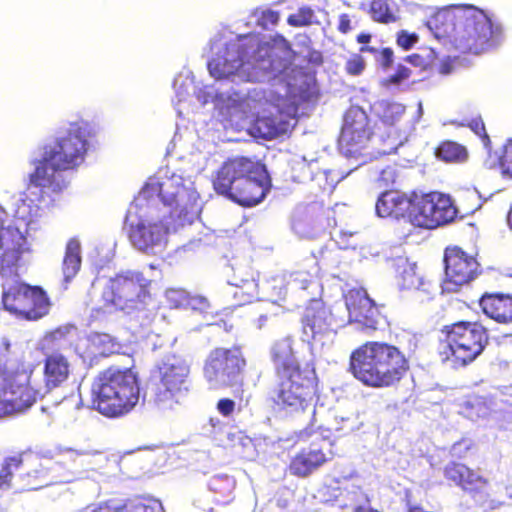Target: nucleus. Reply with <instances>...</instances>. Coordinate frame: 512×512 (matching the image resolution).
<instances>
[{"label":"nucleus","instance_id":"1","mask_svg":"<svg viewBox=\"0 0 512 512\" xmlns=\"http://www.w3.org/2000/svg\"><path fill=\"white\" fill-rule=\"evenodd\" d=\"M211 57L208 69L216 79H230L232 82L279 80L278 91L283 98L297 99L289 79L292 52L285 40L273 46L258 44L254 37L228 38L216 36L210 44Z\"/></svg>","mask_w":512,"mask_h":512},{"label":"nucleus","instance_id":"14","mask_svg":"<svg viewBox=\"0 0 512 512\" xmlns=\"http://www.w3.org/2000/svg\"><path fill=\"white\" fill-rule=\"evenodd\" d=\"M456 216L457 209L449 196L438 192L413 193L408 213V220L412 225L433 229L453 221Z\"/></svg>","mask_w":512,"mask_h":512},{"label":"nucleus","instance_id":"49","mask_svg":"<svg viewBox=\"0 0 512 512\" xmlns=\"http://www.w3.org/2000/svg\"><path fill=\"white\" fill-rule=\"evenodd\" d=\"M366 63L360 53L351 54L345 62L344 69L351 76H359L365 70Z\"/></svg>","mask_w":512,"mask_h":512},{"label":"nucleus","instance_id":"29","mask_svg":"<svg viewBox=\"0 0 512 512\" xmlns=\"http://www.w3.org/2000/svg\"><path fill=\"white\" fill-rule=\"evenodd\" d=\"M277 375H288L300 372L298 361L294 355L292 339L289 337L278 340L271 350Z\"/></svg>","mask_w":512,"mask_h":512},{"label":"nucleus","instance_id":"19","mask_svg":"<svg viewBox=\"0 0 512 512\" xmlns=\"http://www.w3.org/2000/svg\"><path fill=\"white\" fill-rule=\"evenodd\" d=\"M345 306L348 312L347 322L356 329L366 332L374 331L382 321V316L373 300L366 291L352 289L345 295Z\"/></svg>","mask_w":512,"mask_h":512},{"label":"nucleus","instance_id":"51","mask_svg":"<svg viewBox=\"0 0 512 512\" xmlns=\"http://www.w3.org/2000/svg\"><path fill=\"white\" fill-rule=\"evenodd\" d=\"M464 473H468V467L463 464L451 463L445 468L446 478L460 486H462L464 481Z\"/></svg>","mask_w":512,"mask_h":512},{"label":"nucleus","instance_id":"15","mask_svg":"<svg viewBox=\"0 0 512 512\" xmlns=\"http://www.w3.org/2000/svg\"><path fill=\"white\" fill-rule=\"evenodd\" d=\"M371 140V132L368 127V117L365 111L352 106L344 116L339 146L346 157L362 158V162L375 157L373 152H364Z\"/></svg>","mask_w":512,"mask_h":512},{"label":"nucleus","instance_id":"56","mask_svg":"<svg viewBox=\"0 0 512 512\" xmlns=\"http://www.w3.org/2000/svg\"><path fill=\"white\" fill-rule=\"evenodd\" d=\"M417 41L418 35L415 33H408L405 30L398 33L397 44L405 50L412 48Z\"/></svg>","mask_w":512,"mask_h":512},{"label":"nucleus","instance_id":"41","mask_svg":"<svg viewBox=\"0 0 512 512\" xmlns=\"http://www.w3.org/2000/svg\"><path fill=\"white\" fill-rule=\"evenodd\" d=\"M90 342L96 348L99 354L109 355L117 351L118 345L114 339L105 333H95L91 335Z\"/></svg>","mask_w":512,"mask_h":512},{"label":"nucleus","instance_id":"40","mask_svg":"<svg viewBox=\"0 0 512 512\" xmlns=\"http://www.w3.org/2000/svg\"><path fill=\"white\" fill-rule=\"evenodd\" d=\"M27 481L25 483V487L28 490H37L44 486L50 485L53 481L48 476L47 470L42 467V465H38L32 471L26 474Z\"/></svg>","mask_w":512,"mask_h":512},{"label":"nucleus","instance_id":"16","mask_svg":"<svg viewBox=\"0 0 512 512\" xmlns=\"http://www.w3.org/2000/svg\"><path fill=\"white\" fill-rule=\"evenodd\" d=\"M345 319H337L319 301H313L306 309L303 319V334L311 341L313 351H322L331 347L334 342L336 328L344 326Z\"/></svg>","mask_w":512,"mask_h":512},{"label":"nucleus","instance_id":"39","mask_svg":"<svg viewBox=\"0 0 512 512\" xmlns=\"http://www.w3.org/2000/svg\"><path fill=\"white\" fill-rule=\"evenodd\" d=\"M315 164H316V161H314V160L308 161L303 156L294 157L291 161L292 170L295 173L294 177L300 182L306 181V180H313Z\"/></svg>","mask_w":512,"mask_h":512},{"label":"nucleus","instance_id":"44","mask_svg":"<svg viewBox=\"0 0 512 512\" xmlns=\"http://www.w3.org/2000/svg\"><path fill=\"white\" fill-rule=\"evenodd\" d=\"M316 16L310 7H301L296 13L288 18V23L292 26L300 27L316 23Z\"/></svg>","mask_w":512,"mask_h":512},{"label":"nucleus","instance_id":"57","mask_svg":"<svg viewBox=\"0 0 512 512\" xmlns=\"http://www.w3.org/2000/svg\"><path fill=\"white\" fill-rule=\"evenodd\" d=\"M396 178V171L393 167L388 166L384 168L377 179L380 187H388L393 184Z\"/></svg>","mask_w":512,"mask_h":512},{"label":"nucleus","instance_id":"12","mask_svg":"<svg viewBox=\"0 0 512 512\" xmlns=\"http://www.w3.org/2000/svg\"><path fill=\"white\" fill-rule=\"evenodd\" d=\"M150 281L139 271L126 270L110 278L103 292L104 300L119 310H140L149 297Z\"/></svg>","mask_w":512,"mask_h":512},{"label":"nucleus","instance_id":"42","mask_svg":"<svg viewBox=\"0 0 512 512\" xmlns=\"http://www.w3.org/2000/svg\"><path fill=\"white\" fill-rule=\"evenodd\" d=\"M173 87L177 97L176 105H179L190 95L192 90H195L193 78L190 77L189 73L178 75L174 79Z\"/></svg>","mask_w":512,"mask_h":512},{"label":"nucleus","instance_id":"33","mask_svg":"<svg viewBox=\"0 0 512 512\" xmlns=\"http://www.w3.org/2000/svg\"><path fill=\"white\" fill-rule=\"evenodd\" d=\"M26 306V320H38L48 314L50 301L41 288L29 286Z\"/></svg>","mask_w":512,"mask_h":512},{"label":"nucleus","instance_id":"10","mask_svg":"<svg viewBox=\"0 0 512 512\" xmlns=\"http://www.w3.org/2000/svg\"><path fill=\"white\" fill-rule=\"evenodd\" d=\"M125 224L131 244L147 254L163 250L171 229V223L165 216L160 218L156 215L155 207L145 202L137 205L136 200L128 209Z\"/></svg>","mask_w":512,"mask_h":512},{"label":"nucleus","instance_id":"35","mask_svg":"<svg viewBox=\"0 0 512 512\" xmlns=\"http://www.w3.org/2000/svg\"><path fill=\"white\" fill-rule=\"evenodd\" d=\"M207 431L217 445L222 447L233 446L236 440L241 438L238 432H234L231 427L218 418H210Z\"/></svg>","mask_w":512,"mask_h":512},{"label":"nucleus","instance_id":"20","mask_svg":"<svg viewBox=\"0 0 512 512\" xmlns=\"http://www.w3.org/2000/svg\"><path fill=\"white\" fill-rule=\"evenodd\" d=\"M301 438H310L312 441L307 448H303L291 461L289 470L291 474L298 477H306L323 465L331 454L329 447L331 443L329 441H321V444L317 443V433H312L310 428H306L300 433Z\"/></svg>","mask_w":512,"mask_h":512},{"label":"nucleus","instance_id":"58","mask_svg":"<svg viewBox=\"0 0 512 512\" xmlns=\"http://www.w3.org/2000/svg\"><path fill=\"white\" fill-rule=\"evenodd\" d=\"M209 307V303L206 298L202 296H187V308L192 310L205 311Z\"/></svg>","mask_w":512,"mask_h":512},{"label":"nucleus","instance_id":"4","mask_svg":"<svg viewBox=\"0 0 512 512\" xmlns=\"http://www.w3.org/2000/svg\"><path fill=\"white\" fill-rule=\"evenodd\" d=\"M439 30L437 38L450 36L455 47L462 52L480 54L498 46L503 40L499 23L493 21L484 11L471 5H455L441 10L429 22Z\"/></svg>","mask_w":512,"mask_h":512},{"label":"nucleus","instance_id":"5","mask_svg":"<svg viewBox=\"0 0 512 512\" xmlns=\"http://www.w3.org/2000/svg\"><path fill=\"white\" fill-rule=\"evenodd\" d=\"M91 136L90 125L81 120L69 127L53 143L42 148L41 156L34 161L35 170L30 181L35 187L61 191L64 181L61 171L73 169L84 162Z\"/></svg>","mask_w":512,"mask_h":512},{"label":"nucleus","instance_id":"13","mask_svg":"<svg viewBox=\"0 0 512 512\" xmlns=\"http://www.w3.org/2000/svg\"><path fill=\"white\" fill-rule=\"evenodd\" d=\"M246 366V360L239 347L216 348L208 355L204 379L212 390H219L238 384Z\"/></svg>","mask_w":512,"mask_h":512},{"label":"nucleus","instance_id":"28","mask_svg":"<svg viewBox=\"0 0 512 512\" xmlns=\"http://www.w3.org/2000/svg\"><path fill=\"white\" fill-rule=\"evenodd\" d=\"M29 293V285L14 281L3 284L2 302L5 310L14 314L16 317L26 319L27 295Z\"/></svg>","mask_w":512,"mask_h":512},{"label":"nucleus","instance_id":"3","mask_svg":"<svg viewBox=\"0 0 512 512\" xmlns=\"http://www.w3.org/2000/svg\"><path fill=\"white\" fill-rule=\"evenodd\" d=\"M203 105L212 101L222 121L244 128L245 121L256 116L249 128L253 137L274 139L294 126L297 99H287L273 88H254L248 93L225 91L217 93L213 86L193 90Z\"/></svg>","mask_w":512,"mask_h":512},{"label":"nucleus","instance_id":"30","mask_svg":"<svg viewBox=\"0 0 512 512\" xmlns=\"http://www.w3.org/2000/svg\"><path fill=\"white\" fill-rule=\"evenodd\" d=\"M483 312L498 323L512 322V297L484 295L480 300Z\"/></svg>","mask_w":512,"mask_h":512},{"label":"nucleus","instance_id":"21","mask_svg":"<svg viewBox=\"0 0 512 512\" xmlns=\"http://www.w3.org/2000/svg\"><path fill=\"white\" fill-rule=\"evenodd\" d=\"M444 262L446 276L444 289L446 290H453L452 285L458 287L466 284L476 275L477 261L459 248L447 249Z\"/></svg>","mask_w":512,"mask_h":512},{"label":"nucleus","instance_id":"26","mask_svg":"<svg viewBox=\"0 0 512 512\" xmlns=\"http://www.w3.org/2000/svg\"><path fill=\"white\" fill-rule=\"evenodd\" d=\"M266 176L260 175V178L252 177L251 174L241 181V184L237 183L235 186V192L230 197L231 200L236 203L251 207L260 203L267 191H268Z\"/></svg>","mask_w":512,"mask_h":512},{"label":"nucleus","instance_id":"7","mask_svg":"<svg viewBox=\"0 0 512 512\" xmlns=\"http://www.w3.org/2000/svg\"><path fill=\"white\" fill-rule=\"evenodd\" d=\"M354 376L372 387H385L399 381L408 369L398 348L381 342H367L351 355Z\"/></svg>","mask_w":512,"mask_h":512},{"label":"nucleus","instance_id":"63","mask_svg":"<svg viewBox=\"0 0 512 512\" xmlns=\"http://www.w3.org/2000/svg\"><path fill=\"white\" fill-rule=\"evenodd\" d=\"M470 128L480 137H483L485 143L489 141L488 135L485 132V126L481 119H474L470 123Z\"/></svg>","mask_w":512,"mask_h":512},{"label":"nucleus","instance_id":"2","mask_svg":"<svg viewBox=\"0 0 512 512\" xmlns=\"http://www.w3.org/2000/svg\"><path fill=\"white\" fill-rule=\"evenodd\" d=\"M68 328H58L45 336L43 379L33 376L34 365L14 357L11 341L0 335V417L21 413L30 408L38 398L65 383L70 374L67 357L54 348L64 339Z\"/></svg>","mask_w":512,"mask_h":512},{"label":"nucleus","instance_id":"61","mask_svg":"<svg viewBox=\"0 0 512 512\" xmlns=\"http://www.w3.org/2000/svg\"><path fill=\"white\" fill-rule=\"evenodd\" d=\"M501 165L504 172L512 176V141L506 145Z\"/></svg>","mask_w":512,"mask_h":512},{"label":"nucleus","instance_id":"8","mask_svg":"<svg viewBox=\"0 0 512 512\" xmlns=\"http://www.w3.org/2000/svg\"><path fill=\"white\" fill-rule=\"evenodd\" d=\"M93 405L107 417L129 413L138 403L140 387L131 369H107L100 373L91 387Z\"/></svg>","mask_w":512,"mask_h":512},{"label":"nucleus","instance_id":"11","mask_svg":"<svg viewBox=\"0 0 512 512\" xmlns=\"http://www.w3.org/2000/svg\"><path fill=\"white\" fill-rule=\"evenodd\" d=\"M446 340L440 348L443 361L454 368L474 361L488 343L486 328L476 322H458L445 327Z\"/></svg>","mask_w":512,"mask_h":512},{"label":"nucleus","instance_id":"64","mask_svg":"<svg viewBox=\"0 0 512 512\" xmlns=\"http://www.w3.org/2000/svg\"><path fill=\"white\" fill-rule=\"evenodd\" d=\"M338 29L342 33H347L351 30V20L347 14H341L339 16Z\"/></svg>","mask_w":512,"mask_h":512},{"label":"nucleus","instance_id":"46","mask_svg":"<svg viewBox=\"0 0 512 512\" xmlns=\"http://www.w3.org/2000/svg\"><path fill=\"white\" fill-rule=\"evenodd\" d=\"M464 413L466 417L470 418L471 420H477L479 418L487 417L489 414V409L481 399L475 398L466 403Z\"/></svg>","mask_w":512,"mask_h":512},{"label":"nucleus","instance_id":"34","mask_svg":"<svg viewBox=\"0 0 512 512\" xmlns=\"http://www.w3.org/2000/svg\"><path fill=\"white\" fill-rule=\"evenodd\" d=\"M81 267V245L77 239H70L66 245L62 272L64 281L69 283L79 272Z\"/></svg>","mask_w":512,"mask_h":512},{"label":"nucleus","instance_id":"60","mask_svg":"<svg viewBox=\"0 0 512 512\" xmlns=\"http://www.w3.org/2000/svg\"><path fill=\"white\" fill-rule=\"evenodd\" d=\"M234 409L235 402L231 399L223 398L220 399L217 403L218 412L225 417L230 416L234 412Z\"/></svg>","mask_w":512,"mask_h":512},{"label":"nucleus","instance_id":"22","mask_svg":"<svg viewBox=\"0 0 512 512\" xmlns=\"http://www.w3.org/2000/svg\"><path fill=\"white\" fill-rule=\"evenodd\" d=\"M253 162L246 158L229 160L223 164L213 182L215 190L230 198L235 192V186L241 184L248 174L252 173Z\"/></svg>","mask_w":512,"mask_h":512},{"label":"nucleus","instance_id":"50","mask_svg":"<svg viewBox=\"0 0 512 512\" xmlns=\"http://www.w3.org/2000/svg\"><path fill=\"white\" fill-rule=\"evenodd\" d=\"M360 53L370 52L375 55L377 62L383 67L388 68L393 62V51L390 48H384L381 51L375 47L362 46L359 50Z\"/></svg>","mask_w":512,"mask_h":512},{"label":"nucleus","instance_id":"52","mask_svg":"<svg viewBox=\"0 0 512 512\" xmlns=\"http://www.w3.org/2000/svg\"><path fill=\"white\" fill-rule=\"evenodd\" d=\"M155 507L162 508V505L159 501H154L153 506H151L142 500H132L121 507L119 512H154Z\"/></svg>","mask_w":512,"mask_h":512},{"label":"nucleus","instance_id":"43","mask_svg":"<svg viewBox=\"0 0 512 512\" xmlns=\"http://www.w3.org/2000/svg\"><path fill=\"white\" fill-rule=\"evenodd\" d=\"M235 487V480L227 475H217L210 479L211 491L222 495H229Z\"/></svg>","mask_w":512,"mask_h":512},{"label":"nucleus","instance_id":"54","mask_svg":"<svg viewBox=\"0 0 512 512\" xmlns=\"http://www.w3.org/2000/svg\"><path fill=\"white\" fill-rule=\"evenodd\" d=\"M464 481L462 488L465 490H474L486 484V480L479 476L476 472L468 468V473H464Z\"/></svg>","mask_w":512,"mask_h":512},{"label":"nucleus","instance_id":"62","mask_svg":"<svg viewBox=\"0 0 512 512\" xmlns=\"http://www.w3.org/2000/svg\"><path fill=\"white\" fill-rule=\"evenodd\" d=\"M409 76L410 70L405 66L399 65L397 72L390 76L389 82L396 85L407 79Z\"/></svg>","mask_w":512,"mask_h":512},{"label":"nucleus","instance_id":"59","mask_svg":"<svg viewBox=\"0 0 512 512\" xmlns=\"http://www.w3.org/2000/svg\"><path fill=\"white\" fill-rule=\"evenodd\" d=\"M403 144V140H397L395 138H391L390 134L388 135L387 142L385 143V147L378 150V155H386L395 153L399 146Z\"/></svg>","mask_w":512,"mask_h":512},{"label":"nucleus","instance_id":"48","mask_svg":"<svg viewBox=\"0 0 512 512\" xmlns=\"http://www.w3.org/2000/svg\"><path fill=\"white\" fill-rule=\"evenodd\" d=\"M437 59L436 51L433 48L423 49L421 54H413L407 57V61L412 63L414 66L427 67L434 64Z\"/></svg>","mask_w":512,"mask_h":512},{"label":"nucleus","instance_id":"24","mask_svg":"<svg viewBox=\"0 0 512 512\" xmlns=\"http://www.w3.org/2000/svg\"><path fill=\"white\" fill-rule=\"evenodd\" d=\"M396 268L399 278V286L402 289H415L420 301L429 300L431 295L437 291V287L430 282L424 281L416 272V263L410 262L407 258H398Z\"/></svg>","mask_w":512,"mask_h":512},{"label":"nucleus","instance_id":"31","mask_svg":"<svg viewBox=\"0 0 512 512\" xmlns=\"http://www.w3.org/2000/svg\"><path fill=\"white\" fill-rule=\"evenodd\" d=\"M273 295L278 299L286 296L288 290H305L312 282V276L305 271H298L294 273H283L282 275L272 278Z\"/></svg>","mask_w":512,"mask_h":512},{"label":"nucleus","instance_id":"55","mask_svg":"<svg viewBox=\"0 0 512 512\" xmlns=\"http://www.w3.org/2000/svg\"><path fill=\"white\" fill-rule=\"evenodd\" d=\"M255 16L257 17L258 25L263 28L276 24L279 19L278 13L272 10L256 11Z\"/></svg>","mask_w":512,"mask_h":512},{"label":"nucleus","instance_id":"37","mask_svg":"<svg viewBox=\"0 0 512 512\" xmlns=\"http://www.w3.org/2000/svg\"><path fill=\"white\" fill-rule=\"evenodd\" d=\"M375 109L384 124L394 125L404 114L405 106L389 101H380L376 104Z\"/></svg>","mask_w":512,"mask_h":512},{"label":"nucleus","instance_id":"36","mask_svg":"<svg viewBox=\"0 0 512 512\" xmlns=\"http://www.w3.org/2000/svg\"><path fill=\"white\" fill-rule=\"evenodd\" d=\"M233 297L239 305L250 302L258 296V283L254 279L253 273L249 274V278H241L232 284Z\"/></svg>","mask_w":512,"mask_h":512},{"label":"nucleus","instance_id":"23","mask_svg":"<svg viewBox=\"0 0 512 512\" xmlns=\"http://www.w3.org/2000/svg\"><path fill=\"white\" fill-rule=\"evenodd\" d=\"M310 431L317 433L318 438L328 441L331 432H339L344 429L348 418L338 415V413L324 404H316L311 410Z\"/></svg>","mask_w":512,"mask_h":512},{"label":"nucleus","instance_id":"6","mask_svg":"<svg viewBox=\"0 0 512 512\" xmlns=\"http://www.w3.org/2000/svg\"><path fill=\"white\" fill-rule=\"evenodd\" d=\"M143 202L151 206L162 202L165 207H169V219L173 221L174 230L191 224L202 209L191 177H184L168 167L159 169L148 179L136 198L137 205Z\"/></svg>","mask_w":512,"mask_h":512},{"label":"nucleus","instance_id":"53","mask_svg":"<svg viewBox=\"0 0 512 512\" xmlns=\"http://www.w3.org/2000/svg\"><path fill=\"white\" fill-rule=\"evenodd\" d=\"M265 306L264 312L259 315L255 322L257 329H262L266 325L268 319L272 316L278 315L281 310V307L277 305L275 301L268 302Z\"/></svg>","mask_w":512,"mask_h":512},{"label":"nucleus","instance_id":"17","mask_svg":"<svg viewBox=\"0 0 512 512\" xmlns=\"http://www.w3.org/2000/svg\"><path fill=\"white\" fill-rule=\"evenodd\" d=\"M278 387L275 391V403L287 414L311 411L313 389L308 378L301 372L279 375Z\"/></svg>","mask_w":512,"mask_h":512},{"label":"nucleus","instance_id":"38","mask_svg":"<svg viewBox=\"0 0 512 512\" xmlns=\"http://www.w3.org/2000/svg\"><path fill=\"white\" fill-rule=\"evenodd\" d=\"M437 156L446 162H460L467 157L466 149L455 142H445L437 149Z\"/></svg>","mask_w":512,"mask_h":512},{"label":"nucleus","instance_id":"32","mask_svg":"<svg viewBox=\"0 0 512 512\" xmlns=\"http://www.w3.org/2000/svg\"><path fill=\"white\" fill-rule=\"evenodd\" d=\"M405 0H373L370 7L371 16L382 23L396 22Z\"/></svg>","mask_w":512,"mask_h":512},{"label":"nucleus","instance_id":"47","mask_svg":"<svg viewBox=\"0 0 512 512\" xmlns=\"http://www.w3.org/2000/svg\"><path fill=\"white\" fill-rule=\"evenodd\" d=\"M188 293L183 289H167L165 292V299L171 308H187Z\"/></svg>","mask_w":512,"mask_h":512},{"label":"nucleus","instance_id":"18","mask_svg":"<svg viewBox=\"0 0 512 512\" xmlns=\"http://www.w3.org/2000/svg\"><path fill=\"white\" fill-rule=\"evenodd\" d=\"M7 222V213L0 206V274L3 278L17 275L22 255L28 251L27 242L19 226Z\"/></svg>","mask_w":512,"mask_h":512},{"label":"nucleus","instance_id":"25","mask_svg":"<svg viewBox=\"0 0 512 512\" xmlns=\"http://www.w3.org/2000/svg\"><path fill=\"white\" fill-rule=\"evenodd\" d=\"M58 455L61 461L70 466L67 475L61 480L69 483L83 477L84 473L92 464L91 458L100 456L101 453L93 449H74L70 447L58 448Z\"/></svg>","mask_w":512,"mask_h":512},{"label":"nucleus","instance_id":"45","mask_svg":"<svg viewBox=\"0 0 512 512\" xmlns=\"http://www.w3.org/2000/svg\"><path fill=\"white\" fill-rule=\"evenodd\" d=\"M21 464V459L17 456L7 458L5 464L0 470V488L7 489L10 487V481L13 471L18 469Z\"/></svg>","mask_w":512,"mask_h":512},{"label":"nucleus","instance_id":"9","mask_svg":"<svg viewBox=\"0 0 512 512\" xmlns=\"http://www.w3.org/2000/svg\"><path fill=\"white\" fill-rule=\"evenodd\" d=\"M190 363L181 356L162 358L151 374V394L161 411L175 410L190 391Z\"/></svg>","mask_w":512,"mask_h":512},{"label":"nucleus","instance_id":"27","mask_svg":"<svg viewBox=\"0 0 512 512\" xmlns=\"http://www.w3.org/2000/svg\"><path fill=\"white\" fill-rule=\"evenodd\" d=\"M412 205V196L407 197L397 191H386L379 197L375 209L379 217H408Z\"/></svg>","mask_w":512,"mask_h":512}]
</instances>
